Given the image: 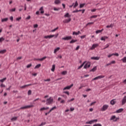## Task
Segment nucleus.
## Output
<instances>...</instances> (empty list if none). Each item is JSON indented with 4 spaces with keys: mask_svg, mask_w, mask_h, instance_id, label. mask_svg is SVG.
<instances>
[{
    "mask_svg": "<svg viewBox=\"0 0 126 126\" xmlns=\"http://www.w3.org/2000/svg\"><path fill=\"white\" fill-rule=\"evenodd\" d=\"M98 77H96L95 78H94V79H92V81H94V80H97Z\"/></svg>",
    "mask_w": 126,
    "mask_h": 126,
    "instance_id": "59",
    "label": "nucleus"
},
{
    "mask_svg": "<svg viewBox=\"0 0 126 126\" xmlns=\"http://www.w3.org/2000/svg\"><path fill=\"white\" fill-rule=\"evenodd\" d=\"M97 16V15H93V16H91V18H96Z\"/></svg>",
    "mask_w": 126,
    "mask_h": 126,
    "instance_id": "51",
    "label": "nucleus"
},
{
    "mask_svg": "<svg viewBox=\"0 0 126 126\" xmlns=\"http://www.w3.org/2000/svg\"><path fill=\"white\" fill-rule=\"evenodd\" d=\"M123 111H124V109L123 108H120L118 110H117L115 113H116L117 114H119L120 113H122V112H123Z\"/></svg>",
    "mask_w": 126,
    "mask_h": 126,
    "instance_id": "16",
    "label": "nucleus"
},
{
    "mask_svg": "<svg viewBox=\"0 0 126 126\" xmlns=\"http://www.w3.org/2000/svg\"><path fill=\"white\" fill-rule=\"evenodd\" d=\"M45 125H46V122H42L40 125H38V126H45Z\"/></svg>",
    "mask_w": 126,
    "mask_h": 126,
    "instance_id": "46",
    "label": "nucleus"
},
{
    "mask_svg": "<svg viewBox=\"0 0 126 126\" xmlns=\"http://www.w3.org/2000/svg\"><path fill=\"white\" fill-rule=\"evenodd\" d=\"M71 39H72V37H71V36H68L62 38V40H64V41H68V40H71Z\"/></svg>",
    "mask_w": 126,
    "mask_h": 126,
    "instance_id": "8",
    "label": "nucleus"
},
{
    "mask_svg": "<svg viewBox=\"0 0 126 126\" xmlns=\"http://www.w3.org/2000/svg\"><path fill=\"white\" fill-rule=\"evenodd\" d=\"M55 69H56V64H53L51 68V71H53V72H54V71H55Z\"/></svg>",
    "mask_w": 126,
    "mask_h": 126,
    "instance_id": "22",
    "label": "nucleus"
},
{
    "mask_svg": "<svg viewBox=\"0 0 126 126\" xmlns=\"http://www.w3.org/2000/svg\"><path fill=\"white\" fill-rule=\"evenodd\" d=\"M94 104H96V101H94V102H92V103H91L90 106H93V105H94Z\"/></svg>",
    "mask_w": 126,
    "mask_h": 126,
    "instance_id": "62",
    "label": "nucleus"
},
{
    "mask_svg": "<svg viewBox=\"0 0 126 126\" xmlns=\"http://www.w3.org/2000/svg\"><path fill=\"white\" fill-rule=\"evenodd\" d=\"M39 10L41 11L40 13H41L42 14L44 13V9L43 8V7H40L39 9Z\"/></svg>",
    "mask_w": 126,
    "mask_h": 126,
    "instance_id": "32",
    "label": "nucleus"
},
{
    "mask_svg": "<svg viewBox=\"0 0 126 126\" xmlns=\"http://www.w3.org/2000/svg\"><path fill=\"white\" fill-rule=\"evenodd\" d=\"M54 103V98L53 97L50 96L49 98H47L46 101V105H52Z\"/></svg>",
    "mask_w": 126,
    "mask_h": 126,
    "instance_id": "1",
    "label": "nucleus"
},
{
    "mask_svg": "<svg viewBox=\"0 0 126 126\" xmlns=\"http://www.w3.org/2000/svg\"><path fill=\"white\" fill-rule=\"evenodd\" d=\"M115 63H116V61H111L110 63V64H114Z\"/></svg>",
    "mask_w": 126,
    "mask_h": 126,
    "instance_id": "56",
    "label": "nucleus"
},
{
    "mask_svg": "<svg viewBox=\"0 0 126 126\" xmlns=\"http://www.w3.org/2000/svg\"><path fill=\"white\" fill-rule=\"evenodd\" d=\"M63 93H64L65 94H67V95H69V92L67 91L63 92Z\"/></svg>",
    "mask_w": 126,
    "mask_h": 126,
    "instance_id": "58",
    "label": "nucleus"
},
{
    "mask_svg": "<svg viewBox=\"0 0 126 126\" xmlns=\"http://www.w3.org/2000/svg\"><path fill=\"white\" fill-rule=\"evenodd\" d=\"M0 87L2 88V87H5V85H4L3 84H1L0 85Z\"/></svg>",
    "mask_w": 126,
    "mask_h": 126,
    "instance_id": "63",
    "label": "nucleus"
},
{
    "mask_svg": "<svg viewBox=\"0 0 126 126\" xmlns=\"http://www.w3.org/2000/svg\"><path fill=\"white\" fill-rule=\"evenodd\" d=\"M36 84V83L35 84H28V85H25L24 86H23L22 87H21V88L24 89V88H25V87H27V86H31V85H34Z\"/></svg>",
    "mask_w": 126,
    "mask_h": 126,
    "instance_id": "14",
    "label": "nucleus"
},
{
    "mask_svg": "<svg viewBox=\"0 0 126 126\" xmlns=\"http://www.w3.org/2000/svg\"><path fill=\"white\" fill-rule=\"evenodd\" d=\"M86 37V35H82L80 36L81 39H84Z\"/></svg>",
    "mask_w": 126,
    "mask_h": 126,
    "instance_id": "57",
    "label": "nucleus"
},
{
    "mask_svg": "<svg viewBox=\"0 0 126 126\" xmlns=\"http://www.w3.org/2000/svg\"><path fill=\"white\" fill-rule=\"evenodd\" d=\"M71 21V18H69L68 19H65L63 21V23H69Z\"/></svg>",
    "mask_w": 126,
    "mask_h": 126,
    "instance_id": "12",
    "label": "nucleus"
},
{
    "mask_svg": "<svg viewBox=\"0 0 126 126\" xmlns=\"http://www.w3.org/2000/svg\"><path fill=\"white\" fill-rule=\"evenodd\" d=\"M46 59H47V57L45 56V57H43L42 58L36 59V61H40L42 62V61H44V60H46Z\"/></svg>",
    "mask_w": 126,
    "mask_h": 126,
    "instance_id": "18",
    "label": "nucleus"
},
{
    "mask_svg": "<svg viewBox=\"0 0 126 126\" xmlns=\"http://www.w3.org/2000/svg\"><path fill=\"white\" fill-rule=\"evenodd\" d=\"M104 77H105V76H104V75H100V76H97V79H101L102 78H104Z\"/></svg>",
    "mask_w": 126,
    "mask_h": 126,
    "instance_id": "34",
    "label": "nucleus"
},
{
    "mask_svg": "<svg viewBox=\"0 0 126 126\" xmlns=\"http://www.w3.org/2000/svg\"><path fill=\"white\" fill-rule=\"evenodd\" d=\"M58 29H59V27H57L54 30H51V32H55L56 30H58Z\"/></svg>",
    "mask_w": 126,
    "mask_h": 126,
    "instance_id": "48",
    "label": "nucleus"
},
{
    "mask_svg": "<svg viewBox=\"0 0 126 126\" xmlns=\"http://www.w3.org/2000/svg\"><path fill=\"white\" fill-rule=\"evenodd\" d=\"M59 36V33H57L56 34H53V35H47V36H44V38L45 39H51L52 38H53V37H55V38H57L58 36Z\"/></svg>",
    "mask_w": 126,
    "mask_h": 126,
    "instance_id": "3",
    "label": "nucleus"
},
{
    "mask_svg": "<svg viewBox=\"0 0 126 126\" xmlns=\"http://www.w3.org/2000/svg\"><path fill=\"white\" fill-rule=\"evenodd\" d=\"M40 66H41V64H38L34 67V69H36V68H39Z\"/></svg>",
    "mask_w": 126,
    "mask_h": 126,
    "instance_id": "37",
    "label": "nucleus"
},
{
    "mask_svg": "<svg viewBox=\"0 0 126 126\" xmlns=\"http://www.w3.org/2000/svg\"><path fill=\"white\" fill-rule=\"evenodd\" d=\"M72 86H73V84H72L71 85L66 86V87L64 88L63 90H69V89H70Z\"/></svg>",
    "mask_w": 126,
    "mask_h": 126,
    "instance_id": "11",
    "label": "nucleus"
},
{
    "mask_svg": "<svg viewBox=\"0 0 126 126\" xmlns=\"http://www.w3.org/2000/svg\"><path fill=\"white\" fill-rule=\"evenodd\" d=\"M21 19V17L16 18L17 21H19V20H20Z\"/></svg>",
    "mask_w": 126,
    "mask_h": 126,
    "instance_id": "64",
    "label": "nucleus"
},
{
    "mask_svg": "<svg viewBox=\"0 0 126 126\" xmlns=\"http://www.w3.org/2000/svg\"><path fill=\"white\" fill-rule=\"evenodd\" d=\"M91 24H94V22L88 23L86 25V26H88V25H91Z\"/></svg>",
    "mask_w": 126,
    "mask_h": 126,
    "instance_id": "54",
    "label": "nucleus"
},
{
    "mask_svg": "<svg viewBox=\"0 0 126 126\" xmlns=\"http://www.w3.org/2000/svg\"><path fill=\"white\" fill-rule=\"evenodd\" d=\"M98 122V120L97 119H94L93 120H91L89 122H86V125H92V124H94V123H97Z\"/></svg>",
    "mask_w": 126,
    "mask_h": 126,
    "instance_id": "4",
    "label": "nucleus"
},
{
    "mask_svg": "<svg viewBox=\"0 0 126 126\" xmlns=\"http://www.w3.org/2000/svg\"><path fill=\"white\" fill-rule=\"evenodd\" d=\"M108 108H109V105H108L107 104H105V105H103V106L100 109V110L102 112H104V111H106V110H107Z\"/></svg>",
    "mask_w": 126,
    "mask_h": 126,
    "instance_id": "5",
    "label": "nucleus"
},
{
    "mask_svg": "<svg viewBox=\"0 0 126 126\" xmlns=\"http://www.w3.org/2000/svg\"><path fill=\"white\" fill-rule=\"evenodd\" d=\"M119 120L120 118L116 117V115H113L111 117L110 119H109V121L116 123V122H118V121H119Z\"/></svg>",
    "mask_w": 126,
    "mask_h": 126,
    "instance_id": "2",
    "label": "nucleus"
},
{
    "mask_svg": "<svg viewBox=\"0 0 126 126\" xmlns=\"http://www.w3.org/2000/svg\"><path fill=\"white\" fill-rule=\"evenodd\" d=\"M49 107H42L40 109V111H44L45 110H48L49 109Z\"/></svg>",
    "mask_w": 126,
    "mask_h": 126,
    "instance_id": "24",
    "label": "nucleus"
},
{
    "mask_svg": "<svg viewBox=\"0 0 126 126\" xmlns=\"http://www.w3.org/2000/svg\"><path fill=\"white\" fill-rule=\"evenodd\" d=\"M122 106H124L126 103V95L124 96V97L123 98L122 101Z\"/></svg>",
    "mask_w": 126,
    "mask_h": 126,
    "instance_id": "9",
    "label": "nucleus"
},
{
    "mask_svg": "<svg viewBox=\"0 0 126 126\" xmlns=\"http://www.w3.org/2000/svg\"><path fill=\"white\" fill-rule=\"evenodd\" d=\"M5 53H6V50L5 49L0 51V54H4Z\"/></svg>",
    "mask_w": 126,
    "mask_h": 126,
    "instance_id": "33",
    "label": "nucleus"
},
{
    "mask_svg": "<svg viewBox=\"0 0 126 126\" xmlns=\"http://www.w3.org/2000/svg\"><path fill=\"white\" fill-rule=\"evenodd\" d=\"M3 41H4V38L2 37L0 38V43H1Z\"/></svg>",
    "mask_w": 126,
    "mask_h": 126,
    "instance_id": "47",
    "label": "nucleus"
},
{
    "mask_svg": "<svg viewBox=\"0 0 126 126\" xmlns=\"http://www.w3.org/2000/svg\"><path fill=\"white\" fill-rule=\"evenodd\" d=\"M108 36H102L101 38H100V40H101V41H104L105 42V41H106V39H108Z\"/></svg>",
    "mask_w": 126,
    "mask_h": 126,
    "instance_id": "15",
    "label": "nucleus"
},
{
    "mask_svg": "<svg viewBox=\"0 0 126 126\" xmlns=\"http://www.w3.org/2000/svg\"><path fill=\"white\" fill-rule=\"evenodd\" d=\"M6 80V78H4L0 80V82H3Z\"/></svg>",
    "mask_w": 126,
    "mask_h": 126,
    "instance_id": "42",
    "label": "nucleus"
},
{
    "mask_svg": "<svg viewBox=\"0 0 126 126\" xmlns=\"http://www.w3.org/2000/svg\"><path fill=\"white\" fill-rule=\"evenodd\" d=\"M96 10H97V9H93L91 10V11H92V12H95V11H96Z\"/></svg>",
    "mask_w": 126,
    "mask_h": 126,
    "instance_id": "61",
    "label": "nucleus"
},
{
    "mask_svg": "<svg viewBox=\"0 0 126 126\" xmlns=\"http://www.w3.org/2000/svg\"><path fill=\"white\" fill-rule=\"evenodd\" d=\"M93 126H102V125H101L100 124H97L94 125Z\"/></svg>",
    "mask_w": 126,
    "mask_h": 126,
    "instance_id": "53",
    "label": "nucleus"
},
{
    "mask_svg": "<svg viewBox=\"0 0 126 126\" xmlns=\"http://www.w3.org/2000/svg\"><path fill=\"white\" fill-rule=\"evenodd\" d=\"M16 120H17V117H13L12 118H11V120L12 122H14V121H16Z\"/></svg>",
    "mask_w": 126,
    "mask_h": 126,
    "instance_id": "36",
    "label": "nucleus"
},
{
    "mask_svg": "<svg viewBox=\"0 0 126 126\" xmlns=\"http://www.w3.org/2000/svg\"><path fill=\"white\" fill-rule=\"evenodd\" d=\"M64 17H69L70 18V15H69V13H67L64 15Z\"/></svg>",
    "mask_w": 126,
    "mask_h": 126,
    "instance_id": "35",
    "label": "nucleus"
},
{
    "mask_svg": "<svg viewBox=\"0 0 126 126\" xmlns=\"http://www.w3.org/2000/svg\"><path fill=\"white\" fill-rule=\"evenodd\" d=\"M85 63H86V62H84L81 65H80L78 68V69H80V68H81L82 67H83V65H84V64H85Z\"/></svg>",
    "mask_w": 126,
    "mask_h": 126,
    "instance_id": "27",
    "label": "nucleus"
},
{
    "mask_svg": "<svg viewBox=\"0 0 126 126\" xmlns=\"http://www.w3.org/2000/svg\"><path fill=\"white\" fill-rule=\"evenodd\" d=\"M104 31V29H102L101 30H97L95 31L96 34H99V33H101Z\"/></svg>",
    "mask_w": 126,
    "mask_h": 126,
    "instance_id": "20",
    "label": "nucleus"
},
{
    "mask_svg": "<svg viewBox=\"0 0 126 126\" xmlns=\"http://www.w3.org/2000/svg\"><path fill=\"white\" fill-rule=\"evenodd\" d=\"M34 107L33 105H27L26 106L22 107L20 109V110H24L25 109H29L30 108H32Z\"/></svg>",
    "mask_w": 126,
    "mask_h": 126,
    "instance_id": "7",
    "label": "nucleus"
},
{
    "mask_svg": "<svg viewBox=\"0 0 126 126\" xmlns=\"http://www.w3.org/2000/svg\"><path fill=\"white\" fill-rule=\"evenodd\" d=\"M16 10V9L15 8H14L13 9H11L9 10L10 12H13L14 11H15Z\"/></svg>",
    "mask_w": 126,
    "mask_h": 126,
    "instance_id": "40",
    "label": "nucleus"
},
{
    "mask_svg": "<svg viewBox=\"0 0 126 126\" xmlns=\"http://www.w3.org/2000/svg\"><path fill=\"white\" fill-rule=\"evenodd\" d=\"M85 5V3H82L80 4L79 8H82V7H84V6Z\"/></svg>",
    "mask_w": 126,
    "mask_h": 126,
    "instance_id": "38",
    "label": "nucleus"
},
{
    "mask_svg": "<svg viewBox=\"0 0 126 126\" xmlns=\"http://www.w3.org/2000/svg\"><path fill=\"white\" fill-rule=\"evenodd\" d=\"M31 66H32V64L30 63L27 65V68H30V67H31Z\"/></svg>",
    "mask_w": 126,
    "mask_h": 126,
    "instance_id": "45",
    "label": "nucleus"
},
{
    "mask_svg": "<svg viewBox=\"0 0 126 126\" xmlns=\"http://www.w3.org/2000/svg\"><path fill=\"white\" fill-rule=\"evenodd\" d=\"M59 9H60V8L54 7V10H55V11H59Z\"/></svg>",
    "mask_w": 126,
    "mask_h": 126,
    "instance_id": "50",
    "label": "nucleus"
},
{
    "mask_svg": "<svg viewBox=\"0 0 126 126\" xmlns=\"http://www.w3.org/2000/svg\"><path fill=\"white\" fill-rule=\"evenodd\" d=\"M56 109H57V106H56L51 108V109L49 110V113H51V112H52V111H54V110H56Z\"/></svg>",
    "mask_w": 126,
    "mask_h": 126,
    "instance_id": "26",
    "label": "nucleus"
},
{
    "mask_svg": "<svg viewBox=\"0 0 126 126\" xmlns=\"http://www.w3.org/2000/svg\"><path fill=\"white\" fill-rule=\"evenodd\" d=\"M31 18V16H28L26 18V19L27 20H29V19H30Z\"/></svg>",
    "mask_w": 126,
    "mask_h": 126,
    "instance_id": "60",
    "label": "nucleus"
},
{
    "mask_svg": "<svg viewBox=\"0 0 126 126\" xmlns=\"http://www.w3.org/2000/svg\"><path fill=\"white\" fill-rule=\"evenodd\" d=\"M110 104L111 105H114L115 104H116V101H115V99H112L110 101Z\"/></svg>",
    "mask_w": 126,
    "mask_h": 126,
    "instance_id": "21",
    "label": "nucleus"
},
{
    "mask_svg": "<svg viewBox=\"0 0 126 126\" xmlns=\"http://www.w3.org/2000/svg\"><path fill=\"white\" fill-rule=\"evenodd\" d=\"M95 70H97V67L94 66L93 69H92L90 71H93V72H94Z\"/></svg>",
    "mask_w": 126,
    "mask_h": 126,
    "instance_id": "30",
    "label": "nucleus"
},
{
    "mask_svg": "<svg viewBox=\"0 0 126 126\" xmlns=\"http://www.w3.org/2000/svg\"><path fill=\"white\" fill-rule=\"evenodd\" d=\"M109 46H110L109 45V44H107L106 45H105V47L104 48H103L102 49V50H105V49H107V48H109Z\"/></svg>",
    "mask_w": 126,
    "mask_h": 126,
    "instance_id": "44",
    "label": "nucleus"
},
{
    "mask_svg": "<svg viewBox=\"0 0 126 126\" xmlns=\"http://www.w3.org/2000/svg\"><path fill=\"white\" fill-rule=\"evenodd\" d=\"M78 6V2H77V1H76L75 3H73L72 5L69 6V7H70V8H71V7L73 6V8H75V7H76Z\"/></svg>",
    "mask_w": 126,
    "mask_h": 126,
    "instance_id": "6",
    "label": "nucleus"
},
{
    "mask_svg": "<svg viewBox=\"0 0 126 126\" xmlns=\"http://www.w3.org/2000/svg\"><path fill=\"white\" fill-rule=\"evenodd\" d=\"M99 46V44L96 43V44H94L92 46L91 48V50H94L95 48H97V47Z\"/></svg>",
    "mask_w": 126,
    "mask_h": 126,
    "instance_id": "10",
    "label": "nucleus"
},
{
    "mask_svg": "<svg viewBox=\"0 0 126 126\" xmlns=\"http://www.w3.org/2000/svg\"><path fill=\"white\" fill-rule=\"evenodd\" d=\"M64 103H65V100L62 99L61 101H60V103L61 104H64Z\"/></svg>",
    "mask_w": 126,
    "mask_h": 126,
    "instance_id": "49",
    "label": "nucleus"
},
{
    "mask_svg": "<svg viewBox=\"0 0 126 126\" xmlns=\"http://www.w3.org/2000/svg\"><path fill=\"white\" fill-rule=\"evenodd\" d=\"M100 57H91V60H94V61H99Z\"/></svg>",
    "mask_w": 126,
    "mask_h": 126,
    "instance_id": "17",
    "label": "nucleus"
},
{
    "mask_svg": "<svg viewBox=\"0 0 126 126\" xmlns=\"http://www.w3.org/2000/svg\"><path fill=\"white\" fill-rule=\"evenodd\" d=\"M121 61L124 63H126V57H124L122 59H121Z\"/></svg>",
    "mask_w": 126,
    "mask_h": 126,
    "instance_id": "28",
    "label": "nucleus"
},
{
    "mask_svg": "<svg viewBox=\"0 0 126 126\" xmlns=\"http://www.w3.org/2000/svg\"><path fill=\"white\" fill-rule=\"evenodd\" d=\"M114 25L112 24H111L110 25H107L106 26V28H111V27H113Z\"/></svg>",
    "mask_w": 126,
    "mask_h": 126,
    "instance_id": "41",
    "label": "nucleus"
},
{
    "mask_svg": "<svg viewBox=\"0 0 126 126\" xmlns=\"http://www.w3.org/2000/svg\"><path fill=\"white\" fill-rule=\"evenodd\" d=\"M79 34H81V32L79 31H78V32H73V35H79Z\"/></svg>",
    "mask_w": 126,
    "mask_h": 126,
    "instance_id": "19",
    "label": "nucleus"
},
{
    "mask_svg": "<svg viewBox=\"0 0 126 126\" xmlns=\"http://www.w3.org/2000/svg\"><path fill=\"white\" fill-rule=\"evenodd\" d=\"M67 74V71H63L62 72V75H65V74Z\"/></svg>",
    "mask_w": 126,
    "mask_h": 126,
    "instance_id": "39",
    "label": "nucleus"
},
{
    "mask_svg": "<svg viewBox=\"0 0 126 126\" xmlns=\"http://www.w3.org/2000/svg\"><path fill=\"white\" fill-rule=\"evenodd\" d=\"M60 49H61V48L57 47L56 49H55L54 50V53L56 54V53H57V52H58V51H60Z\"/></svg>",
    "mask_w": 126,
    "mask_h": 126,
    "instance_id": "25",
    "label": "nucleus"
},
{
    "mask_svg": "<svg viewBox=\"0 0 126 126\" xmlns=\"http://www.w3.org/2000/svg\"><path fill=\"white\" fill-rule=\"evenodd\" d=\"M75 42H77V40L75 39H72L70 41V44H73V43H75Z\"/></svg>",
    "mask_w": 126,
    "mask_h": 126,
    "instance_id": "31",
    "label": "nucleus"
},
{
    "mask_svg": "<svg viewBox=\"0 0 126 126\" xmlns=\"http://www.w3.org/2000/svg\"><path fill=\"white\" fill-rule=\"evenodd\" d=\"M74 100V98H71V99H69L67 100V103H69V102H72V101H73Z\"/></svg>",
    "mask_w": 126,
    "mask_h": 126,
    "instance_id": "52",
    "label": "nucleus"
},
{
    "mask_svg": "<svg viewBox=\"0 0 126 126\" xmlns=\"http://www.w3.org/2000/svg\"><path fill=\"white\" fill-rule=\"evenodd\" d=\"M91 65L90 62H88L84 66V68L86 69L89 68Z\"/></svg>",
    "mask_w": 126,
    "mask_h": 126,
    "instance_id": "13",
    "label": "nucleus"
},
{
    "mask_svg": "<svg viewBox=\"0 0 126 126\" xmlns=\"http://www.w3.org/2000/svg\"><path fill=\"white\" fill-rule=\"evenodd\" d=\"M54 3L55 4H59V3H61V0H56L54 1Z\"/></svg>",
    "mask_w": 126,
    "mask_h": 126,
    "instance_id": "23",
    "label": "nucleus"
},
{
    "mask_svg": "<svg viewBox=\"0 0 126 126\" xmlns=\"http://www.w3.org/2000/svg\"><path fill=\"white\" fill-rule=\"evenodd\" d=\"M32 94V91L31 90H29L28 92V95H30Z\"/></svg>",
    "mask_w": 126,
    "mask_h": 126,
    "instance_id": "43",
    "label": "nucleus"
},
{
    "mask_svg": "<svg viewBox=\"0 0 126 126\" xmlns=\"http://www.w3.org/2000/svg\"><path fill=\"white\" fill-rule=\"evenodd\" d=\"M7 20H8V18H4V19H1V22H6V21H7Z\"/></svg>",
    "mask_w": 126,
    "mask_h": 126,
    "instance_id": "29",
    "label": "nucleus"
},
{
    "mask_svg": "<svg viewBox=\"0 0 126 126\" xmlns=\"http://www.w3.org/2000/svg\"><path fill=\"white\" fill-rule=\"evenodd\" d=\"M112 55H113V56H116V57H119V53H113Z\"/></svg>",
    "mask_w": 126,
    "mask_h": 126,
    "instance_id": "55",
    "label": "nucleus"
}]
</instances>
